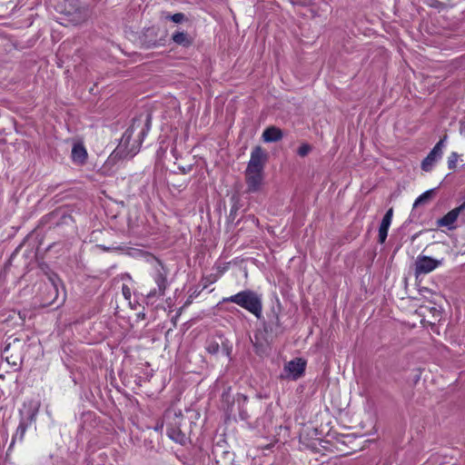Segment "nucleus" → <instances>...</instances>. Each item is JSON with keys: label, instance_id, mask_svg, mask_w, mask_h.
<instances>
[{"label": "nucleus", "instance_id": "nucleus-1", "mask_svg": "<svg viewBox=\"0 0 465 465\" xmlns=\"http://www.w3.org/2000/svg\"><path fill=\"white\" fill-rule=\"evenodd\" d=\"M152 114H142L133 119L130 127L124 133L115 153L121 158H132L140 150L141 144L151 129Z\"/></svg>", "mask_w": 465, "mask_h": 465}, {"label": "nucleus", "instance_id": "nucleus-2", "mask_svg": "<svg viewBox=\"0 0 465 465\" xmlns=\"http://www.w3.org/2000/svg\"><path fill=\"white\" fill-rule=\"evenodd\" d=\"M281 305L272 307L267 313L266 320L262 321V328L254 331L251 338L254 351L258 356L268 355L273 341L284 332V327L280 320Z\"/></svg>", "mask_w": 465, "mask_h": 465}, {"label": "nucleus", "instance_id": "nucleus-3", "mask_svg": "<svg viewBox=\"0 0 465 465\" xmlns=\"http://www.w3.org/2000/svg\"><path fill=\"white\" fill-rule=\"evenodd\" d=\"M223 302H233L252 313L258 320L262 318V295L252 290L246 289L234 295L223 298Z\"/></svg>", "mask_w": 465, "mask_h": 465}, {"label": "nucleus", "instance_id": "nucleus-4", "mask_svg": "<svg viewBox=\"0 0 465 465\" xmlns=\"http://www.w3.org/2000/svg\"><path fill=\"white\" fill-rule=\"evenodd\" d=\"M158 267L155 268L153 274V281L157 288L151 290L144 297V302L147 306L157 308L156 302L159 298L163 297L166 289L169 286L167 280L168 269L163 264L160 260H156Z\"/></svg>", "mask_w": 465, "mask_h": 465}, {"label": "nucleus", "instance_id": "nucleus-5", "mask_svg": "<svg viewBox=\"0 0 465 465\" xmlns=\"http://www.w3.org/2000/svg\"><path fill=\"white\" fill-rule=\"evenodd\" d=\"M167 435L173 441L182 445L188 440L189 430L187 426L192 422L185 419L181 413H173V417L167 416Z\"/></svg>", "mask_w": 465, "mask_h": 465}, {"label": "nucleus", "instance_id": "nucleus-6", "mask_svg": "<svg viewBox=\"0 0 465 465\" xmlns=\"http://www.w3.org/2000/svg\"><path fill=\"white\" fill-rule=\"evenodd\" d=\"M48 282L45 283V290L42 292V302L44 306H50L56 304V307L62 305L65 300L64 295L59 300L58 286L61 283V280L58 275L53 272H45Z\"/></svg>", "mask_w": 465, "mask_h": 465}, {"label": "nucleus", "instance_id": "nucleus-7", "mask_svg": "<svg viewBox=\"0 0 465 465\" xmlns=\"http://www.w3.org/2000/svg\"><path fill=\"white\" fill-rule=\"evenodd\" d=\"M236 401L239 407V417L242 420H248L252 417L257 416L263 408L260 398L250 401L247 396L239 393Z\"/></svg>", "mask_w": 465, "mask_h": 465}, {"label": "nucleus", "instance_id": "nucleus-8", "mask_svg": "<svg viewBox=\"0 0 465 465\" xmlns=\"http://www.w3.org/2000/svg\"><path fill=\"white\" fill-rule=\"evenodd\" d=\"M220 347L223 352L232 360V344L221 331H217L214 335L207 338L205 350L208 353L215 355L219 352Z\"/></svg>", "mask_w": 465, "mask_h": 465}, {"label": "nucleus", "instance_id": "nucleus-9", "mask_svg": "<svg viewBox=\"0 0 465 465\" xmlns=\"http://www.w3.org/2000/svg\"><path fill=\"white\" fill-rule=\"evenodd\" d=\"M39 411V404L30 402L25 410V417H22L16 431L12 439V444L15 441H22L24 440L27 428L35 421L36 415Z\"/></svg>", "mask_w": 465, "mask_h": 465}, {"label": "nucleus", "instance_id": "nucleus-10", "mask_svg": "<svg viewBox=\"0 0 465 465\" xmlns=\"http://www.w3.org/2000/svg\"><path fill=\"white\" fill-rule=\"evenodd\" d=\"M246 193H255L262 190L264 181V173L262 171L245 170Z\"/></svg>", "mask_w": 465, "mask_h": 465}, {"label": "nucleus", "instance_id": "nucleus-11", "mask_svg": "<svg viewBox=\"0 0 465 465\" xmlns=\"http://www.w3.org/2000/svg\"><path fill=\"white\" fill-rule=\"evenodd\" d=\"M447 140V135H444L440 141L435 144V146L431 149L429 154L423 159L421 162V169L425 172H430L434 163L441 158L442 156V149L445 146V142Z\"/></svg>", "mask_w": 465, "mask_h": 465}, {"label": "nucleus", "instance_id": "nucleus-12", "mask_svg": "<svg viewBox=\"0 0 465 465\" xmlns=\"http://www.w3.org/2000/svg\"><path fill=\"white\" fill-rule=\"evenodd\" d=\"M267 160L268 154L262 146L257 145L251 153V157L246 169L249 171L255 170L263 172Z\"/></svg>", "mask_w": 465, "mask_h": 465}, {"label": "nucleus", "instance_id": "nucleus-13", "mask_svg": "<svg viewBox=\"0 0 465 465\" xmlns=\"http://www.w3.org/2000/svg\"><path fill=\"white\" fill-rule=\"evenodd\" d=\"M442 263V260H437L430 256L420 255L415 262V274H427Z\"/></svg>", "mask_w": 465, "mask_h": 465}, {"label": "nucleus", "instance_id": "nucleus-14", "mask_svg": "<svg viewBox=\"0 0 465 465\" xmlns=\"http://www.w3.org/2000/svg\"><path fill=\"white\" fill-rule=\"evenodd\" d=\"M305 368L306 361L302 358H296L288 361L284 365L283 371L286 373V377L288 379L296 381L304 374Z\"/></svg>", "mask_w": 465, "mask_h": 465}, {"label": "nucleus", "instance_id": "nucleus-15", "mask_svg": "<svg viewBox=\"0 0 465 465\" xmlns=\"http://www.w3.org/2000/svg\"><path fill=\"white\" fill-rule=\"evenodd\" d=\"M160 29L155 26H151L146 28L143 35L141 37V41L143 45L146 48H153L156 46H161L164 45L165 39L164 37H159Z\"/></svg>", "mask_w": 465, "mask_h": 465}, {"label": "nucleus", "instance_id": "nucleus-16", "mask_svg": "<svg viewBox=\"0 0 465 465\" xmlns=\"http://www.w3.org/2000/svg\"><path fill=\"white\" fill-rule=\"evenodd\" d=\"M463 210L459 205L458 207L452 209L449 213H447L443 217L440 218L437 221V225L439 227H447L448 229L451 230L454 229V223L457 221L459 215L460 213H462Z\"/></svg>", "mask_w": 465, "mask_h": 465}, {"label": "nucleus", "instance_id": "nucleus-17", "mask_svg": "<svg viewBox=\"0 0 465 465\" xmlns=\"http://www.w3.org/2000/svg\"><path fill=\"white\" fill-rule=\"evenodd\" d=\"M87 152L82 143H74L72 148L71 157L74 163L83 165L87 160Z\"/></svg>", "mask_w": 465, "mask_h": 465}, {"label": "nucleus", "instance_id": "nucleus-18", "mask_svg": "<svg viewBox=\"0 0 465 465\" xmlns=\"http://www.w3.org/2000/svg\"><path fill=\"white\" fill-rule=\"evenodd\" d=\"M283 137L282 131L276 126H269L262 133V139L266 143H275Z\"/></svg>", "mask_w": 465, "mask_h": 465}, {"label": "nucleus", "instance_id": "nucleus-19", "mask_svg": "<svg viewBox=\"0 0 465 465\" xmlns=\"http://www.w3.org/2000/svg\"><path fill=\"white\" fill-rule=\"evenodd\" d=\"M172 40L177 45L189 47L193 44V38L183 31H176L172 35Z\"/></svg>", "mask_w": 465, "mask_h": 465}, {"label": "nucleus", "instance_id": "nucleus-20", "mask_svg": "<svg viewBox=\"0 0 465 465\" xmlns=\"http://www.w3.org/2000/svg\"><path fill=\"white\" fill-rule=\"evenodd\" d=\"M232 207L228 216L230 222H233L236 218L237 212L242 207L240 196L237 193H233L231 196Z\"/></svg>", "mask_w": 465, "mask_h": 465}, {"label": "nucleus", "instance_id": "nucleus-21", "mask_svg": "<svg viewBox=\"0 0 465 465\" xmlns=\"http://www.w3.org/2000/svg\"><path fill=\"white\" fill-rule=\"evenodd\" d=\"M437 188H433L424 192L420 194L414 202L413 208H416L420 205L428 203L435 195Z\"/></svg>", "mask_w": 465, "mask_h": 465}, {"label": "nucleus", "instance_id": "nucleus-22", "mask_svg": "<svg viewBox=\"0 0 465 465\" xmlns=\"http://www.w3.org/2000/svg\"><path fill=\"white\" fill-rule=\"evenodd\" d=\"M391 226L390 222H386L381 220L380 228H379V235H378V241L380 243H384L386 241V238L388 236V231Z\"/></svg>", "mask_w": 465, "mask_h": 465}, {"label": "nucleus", "instance_id": "nucleus-23", "mask_svg": "<svg viewBox=\"0 0 465 465\" xmlns=\"http://www.w3.org/2000/svg\"><path fill=\"white\" fill-rule=\"evenodd\" d=\"M166 19L171 20L175 24H182L188 20L183 13H175L173 15H166Z\"/></svg>", "mask_w": 465, "mask_h": 465}, {"label": "nucleus", "instance_id": "nucleus-24", "mask_svg": "<svg viewBox=\"0 0 465 465\" xmlns=\"http://www.w3.org/2000/svg\"><path fill=\"white\" fill-rule=\"evenodd\" d=\"M459 157H460V155L457 153H455V152L451 153V154L448 158L449 169L453 170L456 168L457 161H458Z\"/></svg>", "mask_w": 465, "mask_h": 465}, {"label": "nucleus", "instance_id": "nucleus-25", "mask_svg": "<svg viewBox=\"0 0 465 465\" xmlns=\"http://www.w3.org/2000/svg\"><path fill=\"white\" fill-rule=\"evenodd\" d=\"M312 151V146L309 143H302L297 150V153L301 157H305Z\"/></svg>", "mask_w": 465, "mask_h": 465}, {"label": "nucleus", "instance_id": "nucleus-26", "mask_svg": "<svg viewBox=\"0 0 465 465\" xmlns=\"http://www.w3.org/2000/svg\"><path fill=\"white\" fill-rule=\"evenodd\" d=\"M11 346H12V343H11V342H8V343L5 345V347L4 351H3V354H5V360L7 361V362H8V363H12V364H14V365H16V362H15V360L11 361V358H13V355L8 356V354H7V353H8V351H9V350H10V348H11Z\"/></svg>", "mask_w": 465, "mask_h": 465}, {"label": "nucleus", "instance_id": "nucleus-27", "mask_svg": "<svg viewBox=\"0 0 465 465\" xmlns=\"http://www.w3.org/2000/svg\"><path fill=\"white\" fill-rule=\"evenodd\" d=\"M289 2L298 6H309L312 4V0H289Z\"/></svg>", "mask_w": 465, "mask_h": 465}, {"label": "nucleus", "instance_id": "nucleus-28", "mask_svg": "<svg viewBox=\"0 0 465 465\" xmlns=\"http://www.w3.org/2000/svg\"><path fill=\"white\" fill-rule=\"evenodd\" d=\"M392 215H393V209L392 208H390L386 213L384 214L382 220L383 221H386V222H390L391 223V220H392Z\"/></svg>", "mask_w": 465, "mask_h": 465}, {"label": "nucleus", "instance_id": "nucleus-29", "mask_svg": "<svg viewBox=\"0 0 465 465\" xmlns=\"http://www.w3.org/2000/svg\"><path fill=\"white\" fill-rule=\"evenodd\" d=\"M193 169V165H188V166H179V170L180 172L183 173V174H186L188 173H190Z\"/></svg>", "mask_w": 465, "mask_h": 465}, {"label": "nucleus", "instance_id": "nucleus-30", "mask_svg": "<svg viewBox=\"0 0 465 465\" xmlns=\"http://www.w3.org/2000/svg\"><path fill=\"white\" fill-rule=\"evenodd\" d=\"M416 373L413 376V382L416 384L420 380V370L417 369Z\"/></svg>", "mask_w": 465, "mask_h": 465}, {"label": "nucleus", "instance_id": "nucleus-31", "mask_svg": "<svg viewBox=\"0 0 465 465\" xmlns=\"http://www.w3.org/2000/svg\"><path fill=\"white\" fill-rule=\"evenodd\" d=\"M123 293L125 297L127 296V294H130L129 288L125 285L123 286Z\"/></svg>", "mask_w": 465, "mask_h": 465}, {"label": "nucleus", "instance_id": "nucleus-32", "mask_svg": "<svg viewBox=\"0 0 465 465\" xmlns=\"http://www.w3.org/2000/svg\"><path fill=\"white\" fill-rule=\"evenodd\" d=\"M15 343L19 344L20 343V340L17 339V338L13 339V344L15 345Z\"/></svg>", "mask_w": 465, "mask_h": 465}, {"label": "nucleus", "instance_id": "nucleus-33", "mask_svg": "<svg viewBox=\"0 0 465 465\" xmlns=\"http://www.w3.org/2000/svg\"><path fill=\"white\" fill-rule=\"evenodd\" d=\"M162 428H163V424H161V425H157V426L155 427V430H161Z\"/></svg>", "mask_w": 465, "mask_h": 465}, {"label": "nucleus", "instance_id": "nucleus-34", "mask_svg": "<svg viewBox=\"0 0 465 465\" xmlns=\"http://www.w3.org/2000/svg\"><path fill=\"white\" fill-rule=\"evenodd\" d=\"M460 206L464 211L465 210V201Z\"/></svg>", "mask_w": 465, "mask_h": 465}]
</instances>
